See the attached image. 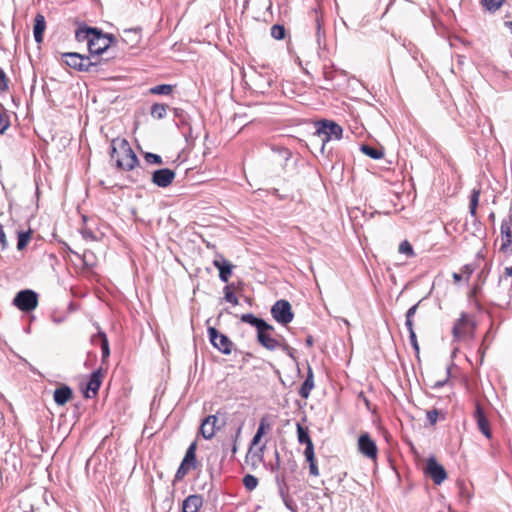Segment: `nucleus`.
I'll list each match as a JSON object with an SVG mask.
<instances>
[{
  "instance_id": "39448f33",
  "label": "nucleus",
  "mask_w": 512,
  "mask_h": 512,
  "mask_svg": "<svg viewBox=\"0 0 512 512\" xmlns=\"http://www.w3.org/2000/svg\"><path fill=\"white\" fill-rule=\"evenodd\" d=\"M316 133L321 138L324 145L330 140H340L342 138L343 129L334 121L323 120L318 123Z\"/></svg>"
},
{
  "instance_id": "c85d7f7f",
  "label": "nucleus",
  "mask_w": 512,
  "mask_h": 512,
  "mask_svg": "<svg viewBox=\"0 0 512 512\" xmlns=\"http://www.w3.org/2000/svg\"><path fill=\"white\" fill-rule=\"evenodd\" d=\"M313 387H314L313 374H312L311 369H309L308 375L300 387L299 394L303 398H307L309 396L311 390L313 389Z\"/></svg>"
},
{
  "instance_id": "603ef678",
  "label": "nucleus",
  "mask_w": 512,
  "mask_h": 512,
  "mask_svg": "<svg viewBox=\"0 0 512 512\" xmlns=\"http://www.w3.org/2000/svg\"><path fill=\"white\" fill-rule=\"evenodd\" d=\"M479 289H480V288H479V286H475V287L472 289V291H471V296H472V297H476V295H477V293H478Z\"/></svg>"
},
{
  "instance_id": "f704fd0d",
  "label": "nucleus",
  "mask_w": 512,
  "mask_h": 512,
  "mask_svg": "<svg viewBox=\"0 0 512 512\" xmlns=\"http://www.w3.org/2000/svg\"><path fill=\"white\" fill-rule=\"evenodd\" d=\"M173 91V86L169 84H161L150 88L149 92L154 95H169Z\"/></svg>"
},
{
  "instance_id": "6e6552de",
  "label": "nucleus",
  "mask_w": 512,
  "mask_h": 512,
  "mask_svg": "<svg viewBox=\"0 0 512 512\" xmlns=\"http://www.w3.org/2000/svg\"><path fill=\"white\" fill-rule=\"evenodd\" d=\"M208 336L214 348L223 354H231L234 344L226 335L220 333L214 327H209Z\"/></svg>"
},
{
  "instance_id": "7ed1b4c3",
  "label": "nucleus",
  "mask_w": 512,
  "mask_h": 512,
  "mask_svg": "<svg viewBox=\"0 0 512 512\" xmlns=\"http://www.w3.org/2000/svg\"><path fill=\"white\" fill-rule=\"evenodd\" d=\"M476 322L474 318L462 312L460 317L455 321L452 328V335L456 341H470L475 336Z\"/></svg>"
},
{
  "instance_id": "37998d69",
  "label": "nucleus",
  "mask_w": 512,
  "mask_h": 512,
  "mask_svg": "<svg viewBox=\"0 0 512 512\" xmlns=\"http://www.w3.org/2000/svg\"><path fill=\"white\" fill-rule=\"evenodd\" d=\"M503 2H504V0H482V4L488 10H491V11L498 10L502 6Z\"/></svg>"
},
{
  "instance_id": "4468645a",
  "label": "nucleus",
  "mask_w": 512,
  "mask_h": 512,
  "mask_svg": "<svg viewBox=\"0 0 512 512\" xmlns=\"http://www.w3.org/2000/svg\"><path fill=\"white\" fill-rule=\"evenodd\" d=\"M104 376L105 371H103L101 368L97 369L89 376L85 388L83 389L85 398H94L97 396Z\"/></svg>"
},
{
  "instance_id": "20e7f679",
  "label": "nucleus",
  "mask_w": 512,
  "mask_h": 512,
  "mask_svg": "<svg viewBox=\"0 0 512 512\" xmlns=\"http://www.w3.org/2000/svg\"><path fill=\"white\" fill-rule=\"evenodd\" d=\"M197 443L192 442L186 450L185 456L175 474V481H182L186 475L195 470L199 463L196 457Z\"/></svg>"
},
{
  "instance_id": "412c9836",
  "label": "nucleus",
  "mask_w": 512,
  "mask_h": 512,
  "mask_svg": "<svg viewBox=\"0 0 512 512\" xmlns=\"http://www.w3.org/2000/svg\"><path fill=\"white\" fill-rule=\"evenodd\" d=\"M512 218L504 219L501 222V246L500 251H507L512 244Z\"/></svg>"
},
{
  "instance_id": "f03ea898",
  "label": "nucleus",
  "mask_w": 512,
  "mask_h": 512,
  "mask_svg": "<svg viewBox=\"0 0 512 512\" xmlns=\"http://www.w3.org/2000/svg\"><path fill=\"white\" fill-rule=\"evenodd\" d=\"M257 341L262 347L269 351L281 350L285 353H289L291 350L285 338L277 334L275 328L268 323L257 332Z\"/></svg>"
},
{
  "instance_id": "f257e3e1",
  "label": "nucleus",
  "mask_w": 512,
  "mask_h": 512,
  "mask_svg": "<svg viewBox=\"0 0 512 512\" xmlns=\"http://www.w3.org/2000/svg\"><path fill=\"white\" fill-rule=\"evenodd\" d=\"M110 157L115 161L117 168L125 171L134 169L139 161L125 138H114L111 141Z\"/></svg>"
},
{
  "instance_id": "6e6d98bb",
  "label": "nucleus",
  "mask_w": 512,
  "mask_h": 512,
  "mask_svg": "<svg viewBox=\"0 0 512 512\" xmlns=\"http://www.w3.org/2000/svg\"><path fill=\"white\" fill-rule=\"evenodd\" d=\"M426 416H428V417L438 416V412H437V410L428 411Z\"/></svg>"
},
{
  "instance_id": "a19ab883",
  "label": "nucleus",
  "mask_w": 512,
  "mask_h": 512,
  "mask_svg": "<svg viewBox=\"0 0 512 512\" xmlns=\"http://www.w3.org/2000/svg\"><path fill=\"white\" fill-rule=\"evenodd\" d=\"M286 34L285 28L282 25L275 24L271 27V35L276 40L284 39Z\"/></svg>"
},
{
  "instance_id": "a18cd8bd",
  "label": "nucleus",
  "mask_w": 512,
  "mask_h": 512,
  "mask_svg": "<svg viewBox=\"0 0 512 512\" xmlns=\"http://www.w3.org/2000/svg\"><path fill=\"white\" fill-rule=\"evenodd\" d=\"M475 269H476V266L474 264H472V263L466 264L461 269V274L463 275V277L466 280H468L470 278V276L473 274V272L475 271Z\"/></svg>"
},
{
  "instance_id": "8fccbe9b",
  "label": "nucleus",
  "mask_w": 512,
  "mask_h": 512,
  "mask_svg": "<svg viewBox=\"0 0 512 512\" xmlns=\"http://www.w3.org/2000/svg\"><path fill=\"white\" fill-rule=\"evenodd\" d=\"M474 416H478V417L485 416V412L483 411V409L481 408L479 403L476 404V411H475Z\"/></svg>"
},
{
  "instance_id": "9b49d317",
  "label": "nucleus",
  "mask_w": 512,
  "mask_h": 512,
  "mask_svg": "<svg viewBox=\"0 0 512 512\" xmlns=\"http://www.w3.org/2000/svg\"><path fill=\"white\" fill-rule=\"evenodd\" d=\"M61 60L67 66L78 71H88L89 67L92 65L88 57L75 52L62 53Z\"/></svg>"
},
{
  "instance_id": "13d9d810",
  "label": "nucleus",
  "mask_w": 512,
  "mask_h": 512,
  "mask_svg": "<svg viewBox=\"0 0 512 512\" xmlns=\"http://www.w3.org/2000/svg\"><path fill=\"white\" fill-rule=\"evenodd\" d=\"M437 419L438 418H429L430 425L434 426L436 424V422H437Z\"/></svg>"
},
{
  "instance_id": "e433bc0d",
  "label": "nucleus",
  "mask_w": 512,
  "mask_h": 512,
  "mask_svg": "<svg viewBox=\"0 0 512 512\" xmlns=\"http://www.w3.org/2000/svg\"><path fill=\"white\" fill-rule=\"evenodd\" d=\"M479 430L487 437L491 438V428L489 418H477Z\"/></svg>"
},
{
  "instance_id": "a211bd4d",
  "label": "nucleus",
  "mask_w": 512,
  "mask_h": 512,
  "mask_svg": "<svg viewBox=\"0 0 512 512\" xmlns=\"http://www.w3.org/2000/svg\"><path fill=\"white\" fill-rule=\"evenodd\" d=\"M73 390L66 384H60L53 392L54 402L59 406H64L73 399Z\"/></svg>"
},
{
  "instance_id": "5fc2aeb1",
  "label": "nucleus",
  "mask_w": 512,
  "mask_h": 512,
  "mask_svg": "<svg viewBox=\"0 0 512 512\" xmlns=\"http://www.w3.org/2000/svg\"><path fill=\"white\" fill-rule=\"evenodd\" d=\"M306 344H307L309 347H312V346H313V338H312V336H309V337L306 339Z\"/></svg>"
},
{
  "instance_id": "0eeeda50",
  "label": "nucleus",
  "mask_w": 512,
  "mask_h": 512,
  "mask_svg": "<svg viewBox=\"0 0 512 512\" xmlns=\"http://www.w3.org/2000/svg\"><path fill=\"white\" fill-rule=\"evenodd\" d=\"M113 40V35L104 34L101 30L96 29L93 38L89 39L88 50L91 54H102L110 47Z\"/></svg>"
},
{
  "instance_id": "423d86ee",
  "label": "nucleus",
  "mask_w": 512,
  "mask_h": 512,
  "mask_svg": "<svg viewBox=\"0 0 512 512\" xmlns=\"http://www.w3.org/2000/svg\"><path fill=\"white\" fill-rule=\"evenodd\" d=\"M273 318L282 325L289 324L294 317L291 304L287 300H278L271 308Z\"/></svg>"
},
{
  "instance_id": "de8ad7c7",
  "label": "nucleus",
  "mask_w": 512,
  "mask_h": 512,
  "mask_svg": "<svg viewBox=\"0 0 512 512\" xmlns=\"http://www.w3.org/2000/svg\"><path fill=\"white\" fill-rule=\"evenodd\" d=\"M225 300L236 306L239 304L237 296L228 288H225Z\"/></svg>"
},
{
  "instance_id": "3c124183",
  "label": "nucleus",
  "mask_w": 512,
  "mask_h": 512,
  "mask_svg": "<svg viewBox=\"0 0 512 512\" xmlns=\"http://www.w3.org/2000/svg\"><path fill=\"white\" fill-rule=\"evenodd\" d=\"M452 277H453L455 283L460 282L464 278L461 273H453Z\"/></svg>"
},
{
  "instance_id": "864d4df0",
  "label": "nucleus",
  "mask_w": 512,
  "mask_h": 512,
  "mask_svg": "<svg viewBox=\"0 0 512 512\" xmlns=\"http://www.w3.org/2000/svg\"><path fill=\"white\" fill-rule=\"evenodd\" d=\"M505 274L507 276H512V265L510 267L505 268Z\"/></svg>"
},
{
  "instance_id": "9d476101",
  "label": "nucleus",
  "mask_w": 512,
  "mask_h": 512,
  "mask_svg": "<svg viewBox=\"0 0 512 512\" xmlns=\"http://www.w3.org/2000/svg\"><path fill=\"white\" fill-rule=\"evenodd\" d=\"M265 449L266 442L254 443V441H251L245 456V463L252 469H256L263 462Z\"/></svg>"
},
{
  "instance_id": "bb28decb",
  "label": "nucleus",
  "mask_w": 512,
  "mask_h": 512,
  "mask_svg": "<svg viewBox=\"0 0 512 512\" xmlns=\"http://www.w3.org/2000/svg\"><path fill=\"white\" fill-rule=\"evenodd\" d=\"M297 437L300 444H305V449L314 448L313 441L309 436L308 427L303 426L301 423H297Z\"/></svg>"
},
{
  "instance_id": "49530a36",
  "label": "nucleus",
  "mask_w": 512,
  "mask_h": 512,
  "mask_svg": "<svg viewBox=\"0 0 512 512\" xmlns=\"http://www.w3.org/2000/svg\"><path fill=\"white\" fill-rule=\"evenodd\" d=\"M9 79L7 78L4 70L0 67V92L8 90Z\"/></svg>"
},
{
  "instance_id": "f8f14e48",
  "label": "nucleus",
  "mask_w": 512,
  "mask_h": 512,
  "mask_svg": "<svg viewBox=\"0 0 512 512\" xmlns=\"http://www.w3.org/2000/svg\"><path fill=\"white\" fill-rule=\"evenodd\" d=\"M252 84L260 93H265L274 83L275 75L273 71L269 69H264L263 72H255L254 75L251 76Z\"/></svg>"
},
{
  "instance_id": "b1692460",
  "label": "nucleus",
  "mask_w": 512,
  "mask_h": 512,
  "mask_svg": "<svg viewBox=\"0 0 512 512\" xmlns=\"http://www.w3.org/2000/svg\"><path fill=\"white\" fill-rule=\"evenodd\" d=\"M92 343L100 345L102 351V362L105 363L107 358L110 356V348L107 335L104 332L99 331L92 337Z\"/></svg>"
},
{
  "instance_id": "7c9ffc66",
  "label": "nucleus",
  "mask_w": 512,
  "mask_h": 512,
  "mask_svg": "<svg viewBox=\"0 0 512 512\" xmlns=\"http://www.w3.org/2000/svg\"><path fill=\"white\" fill-rule=\"evenodd\" d=\"M241 320L245 323H248L252 326H254L257 330V332L262 328L264 327V325L267 323L265 322L263 319L261 318H258L256 316H254L253 314H243L242 317H241Z\"/></svg>"
},
{
  "instance_id": "ea45409f",
  "label": "nucleus",
  "mask_w": 512,
  "mask_h": 512,
  "mask_svg": "<svg viewBox=\"0 0 512 512\" xmlns=\"http://www.w3.org/2000/svg\"><path fill=\"white\" fill-rule=\"evenodd\" d=\"M243 485L248 491L254 490L258 485V479L250 474H247L243 478Z\"/></svg>"
},
{
  "instance_id": "aec40b11",
  "label": "nucleus",
  "mask_w": 512,
  "mask_h": 512,
  "mask_svg": "<svg viewBox=\"0 0 512 512\" xmlns=\"http://www.w3.org/2000/svg\"><path fill=\"white\" fill-rule=\"evenodd\" d=\"M417 308H418V304H416L408 309V311L406 313L405 325H406L407 329L409 330L410 343H411L412 347L414 348V350L418 353L419 352V344L417 341L416 333L414 331V323H413V319H412L417 311Z\"/></svg>"
},
{
  "instance_id": "c9c22d12",
  "label": "nucleus",
  "mask_w": 512,
  "mask_h": 512,
  "mask_svg": "<svg viewBox=\"0 0 512 512\" xmlns=\"http://www.w3.org/2000/svg\"><path fill=\"white\" fill-rule=\"evenodd\" d=\"M10 127V116L8 112L2 108L0 110V135L4 134Z\"/></svg>"
},
{
  "instance_id": "bf43d9fd",
  "label": "nucleus",
  "mask_w": 512,
  "mask_h": 512,
  "mask_svg": "<svg viewBox=\"0 0 512 512\" xmlns=\"http://www.w3.org/2000/svg\"><path fill=\"white\" fill-rule=\"evenodd\" d=\"M505 25L510 29V31L512 32V21H508L505 23Z\"/></svg>"
},
{
  "instance_id": "a878e982",
  "label": "nucleus",
  "mask_w": 512,
  "mask_h": 512,
  "mask_svg": "<svg viewBox=\"0 0 512 512\" xmlns=\"http://www.w3.org/2000/svg\"><path fill=\"white\" fill-rule=\"evenodd\" d=\"M46 29L45 17L42 14H37L34 18L33 34L35 41L41 43L43 41V33Z\"/></svg>"
},
{
  "instance_id": "473e14b6",
  "label": "nucleus",
  "mask_w": 512,
  "mask_h": 512,
  "mask_svg": "<svg viewBox=\"0 0 512 512\" xmlns=\"http://www.w3.org/2000/svg\"><path fill=\"white\" fill-rule=\"evenodd\" d=\"M361 151L365 155H367L370 158L375 159V160L381 159L384 156L383 151H381V150H379V149H377L375 147L369 146V145H362L361 146Z\"/></svg>"
},
{
  "instance_id": "79ce46f5",
  "label": "nucleus",
  "mask_w": 512,
  "mask_h": 512,
  "mask_svg": "<svg viewBox=\"0 0 512 512\" xmlns=\"http://www.w3.org/2000/svg\"><path fill=\"white\" fill-rule=\"evenodd\" d=\"M399 252L402 253V254H405L407 255L408 257H413L414 256V250H413V247L412 245L410 244L409 241L407 240H404L400 243L399 245Z\"/></svg>"
},
{
  "instance_id": "5701e85b",
  "label": "nucleus",
  "mask_w": 512,
  "mask_h": 512,
  "mask_svg": "<svg viewBox=\"0 0 512 512\" xmlns=\"http://www.w3.org/2000/svg\"><path fill=\"white\" fill-rule=\"evenodd\" d=\"M203 505V497L198 494L189 495L182 503L183 512H198Z\"/></svg>"
},
{
  "instance_id": "dca6fc26",
  "label": "nucleus",
  "mask_w": 512,
  "mask_h": 512,
  "mask_svg": "<svg viewBox=\"0 0 512 512\" xmlns=\"http://www.w3.org/2000/svg\"><path fill=\"white\" fill-rule=\"evenodd\" d=\"M175 172L169 168L159 169L152 174V183L158 187L166 188L172 184L175 179Z\"/></svg>"
},
{
  "instance_id": "2eb2a0df",
  "label": "nucleus",
  "mask_w": 512,
  "mask_h": 512,
  "mask_svg": "<svg viewBox=\"0 0 512 512\" xmlns=\"http://www.w3.org/2000/svg\"><path fill=\"white\" fill-rule=\"evenodd\" d=\"M358 450L366 458L375 461L378 456V448L368 433H363L358 438Z\"/></svg>"
},
{
  "instance_id": "4be33fe9",
  "label": "nucleus",
  "mask_w": 512,
  "mask_h": 512,
  "mask_svg": "<svg viewBox=\"0 0 512 512\" xmlns=\"http://www.w3.org/2000/svg\"><path fill=\"white\" fill-rule=\"evenodd\" d=\"M213 265L219 270V278L223 282H228L232 274L233 265L223 257L215 259Z\"/></svg>"
},
{
  "instance_id": "393cba45",
  "label": "nucleus",
  "mask_w": 512,
  "mask_h": 512,
  "mask_svg": "<svg viewBox=\"0 0 512 512\" xmlns=\"http://www.w3.org/2000/svg\"><path fill=\"white\" fill-rule=\"evenodd\" d=\"M303 455L305 457L306 462L309 464L310 476L318 477L320 475V471L317 464L314 448L304 449Z\"/></svg>"
},
{
  "instance_id": "09e8293b",
  "label": "nucleus",
  "mask_w": 512,
  "mask_h": 512,
  "mask_svg": "<svg viewBox=\"0 0 512 512\" xmlns=\"http://www.w3.org/2000/svg\"><path fill=\"white\" fill-rule=\"evenodd\" d=\"M8 246V242L6 239V235L3 229V226L0 224V248L2 250L6 249Z\"/></svg>"
},
{
  "instance_id": "6ab92c4d",
  "label": "nucleus",
  "mask_w": 512,
  "mask_h": 512,
  "mask_svg": "<svg viewBox=\"0 0 512 512\" xmlns=\"http://www.w3.org/2000/svg\"><path fill=\"white\" fill-rule=\"evenodd\" d=\"M142 39L141 28L125 29L121 35V41L128 46V48H135L139 45Z\"/></svg>"
},
{
  "instance_id": "ddd939ff",
  "label": "nucleus",
  "mask_w": 512,
  "mask_h": 512,
  "mask_svg": "<svg viewBox=\"0 0 512 512\" xmlns=\"http://www.w3.org/2000/svg\"><path fill=\"white\" fill-rule=\"evenodd\" d=\"M424 473L429 476L436 485H440L447 478V473L434 457L427 459Z\"/></svg>"
},
{
  "instance_id": "f3484780",
  "label": "nucleus",
  "mask_w": 512,
  "mask_h": 512,
  "mask_svg": "<svg viewBox=\"0 0 512 512\" xmlns=\"http://www.w3.org/2000/svg\"><path fill=\"white\" fill-rule=\"evenodd\" d=\"M224 425L223 418H203L200 433L205 439H211L216 431Z\"/></svg>"
},
{
  "instance_id": "72a5a7b5",
  "label": "nucleus",
  "mask_w": 512,
  "mask_h": 512,
  "mask_svg": "<svg viewBox=\"0 0 512 512\" xmlns=\"http://www.w3.org/2000/svg\"><path fill=\"white\" fill-rule=\"evenodd\" d=\"M167 108L166 104L155 103L151 107V116L156 119H162L166 116Z\"/></svg>"
},
{
  "instance_id": "2f4dec72",
  "label": "nucleus",
  "mask_w": 512,
  "mask_h": 512,
  "mask_svg": "<svg viewBox=\"0 0 512 512\" xmlns=\"http://www.w3.org/2000/svg\"><path fill=\"white\" fill-rule=\"evenodd\" d=\"M271 430V425L269 423H267L264 419L260 422V425L257 429V432L256 434L254 435L252 441H254V443H261V440H262V437L267 434L268 432H270Z\"/></svg>"
},
{
  "instance_id": "1a4fd4ad",
  "label": "nucleus",
  "mask_w": 512,
  "mask_h": 512,
  "mask_svg": "<svg viewBox=\"0 0 512 512\" xmlns=\"http://www.w3.org/2000/svg\"><path fill=\"white\" fill-rule=\"evenodd\" d=\"M13 303L19 310L29 312L37 307L38 296L32 290H23L17 293Z\"/></svg>"
},
{
  "instance_id": "c03bdc74",
  "label": "nucleus",
  "mask_w": 512,
  "mask_h": 512,
  "mask_svg": "<svg viewBox=\"0 0 512 512\" xmlns=\"http://www.w3.org/2000/svg\"><path fill=\"white\" fill-rule=\"evenodd\" d=\"M144 158H145L146 162L149 164L161 165L163 163L162 158L157 154L146 153Z\"/></svg>"
},
{
  "instance_id": "4d7b16f0",
  "label": "nucleus",
  "mask_w": 512,
  "mask_h": 512,
  "mask_svg": "<svg viewBox=\"0 0 512 512\" xmlns=\"http://www.w3.org/2000/svg\"><path fill=\"white\" fill-rule=\"evenodd\" d=\"M478 277H479L480 279H481V278L485 279V277H486V271H485V268H483V269L481 270V272L479 273Z\"/></svg>"
},
{
  "instance_id": "58836bf2",
  "label": "nucleus",
  "mask_w": 512,
  "mask_h": 512,
  "mask_svg": "<svg viewBox=\"0 0 512 512\" xmlns=\"http://www.w3.org/2000/svg\"><path fill=\"white\" fill-rule=\"evenodd\" d=\"M357 406L359 408L364 406V407H366L367 412L375 413V409L371 407L370 400L363 392L359 393V395L357 397Z\"/></svg>"
},
{
  "instance_id": "cd10ccee",
  "label": "nucleus",
  "mask_w": 512,
  "mask_h": 512,
  "mask_svg": "<svg viewBox=\"0 0 512 512\" xmlns=\"http://www.w3.org/2000/svg\"><path fill=\"white\" fill-rule=\"evenodd\" d=\"M97 28H91L87 26H80L75 31V38L78 42H87V46L89 47V39L93 38L95 31Z\"/></svg>"
},
{
  "instance_id": "052dcab7",
  "label": "nucleus",
  "mask_w": 512,
  "mask_h": 512,
  "mask_svg": "<svg viewBox=\"0 0 512 512\" xmlns=\"http://www.w3.org/2000/svg\"><path fill=\"white\" fill-rule=\"evenodd\" d=\"M236 452H237V445H236V441H235L233 448H232V453L235 454Z\"/></svg>"
},
{
  "instance_id": "4c0bfd02",
  "label": "nucleus",
  "mask_w": 512,
  "mask_h": 512,
  "mask_svg": "<svg viewBox=\"0 0 512 512\" xmlns=\"http://www.w3.org/2000/svg\"><path fill=\"white\" fill-rule=\"evenodd\" d=\"M30 240H31V231L19 232L17 249L18 250L25 249Z\"/></svg>"
},
{
  "instance_id": "c756f323",
  "label": "nucleus",
  "mask_w": 512,
  "mask_h": 512,
  "mask_svg": "<svg viewBox=\"0 0 512 512\" xmlns=\"http://www.w3.org/2000/svg\"><path fill=\"white\" fill-rule=\"evenodd\" d=\"M481 195L480 189H473L470 194V204H469V211L472 217L477 216V208L479 205V199Z\"/></svg>"
}]
</instances>
